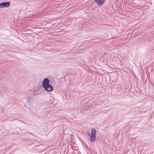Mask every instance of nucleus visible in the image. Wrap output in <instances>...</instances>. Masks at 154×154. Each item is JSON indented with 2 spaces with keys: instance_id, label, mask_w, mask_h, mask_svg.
Listing matches in <instances>:
<instances>
[{
  "instance_id": "7ed1b4c3",
  "label": "nucleus",
  "mask_w": 154,
  "mask_h": 154,
  "mask_svg": "<svg viewBox=\"0 0 154 154\" xmlns=\"http://www.w3.org/2000/svg\"><path fill=\"white\" fill-rule=\"evenodd\" d=\"M10 5V2H6L0 3V8H7Z\"/></svg>"
},
{
  "instance_id": "f257e3e1",
  "label": "nucleus",
  "mask_w": 154,
  "mask_h": 154,
  "mask_svg": "<svg viewBox=\"0 0 154 154\" xmlns=\"http://www.w3.org/2000/svg\"><path fill=\"white\" fill-rule=\"evenodd\" d=\"M49 81L47 78L45 79L42 82V86L48 91H51L53 89L52 86L49 84Z\"/></svg>"
},
{
  "instance_id": "20e7f679",
  "label": "nucleus",
  "mask_w": 154,
  "mask_h": 154,
  "mask_svg": "<svg viewBox=\"0 0 154 154\" xmlns=\"http://www.w3.org/2000/svg\"><path fill=\"white\" fill-rule=\"evenodd\" d=\"M106 0H95V2L100 6L102 5L105 2Z\"/></svg>"
},
{
  "instance_id": "f03ea898",
  "label": "nucleus",
  "mask_w": 154,
  "mask_h": 154,
  "mask_svg": "<svg viewBox=\"0 0 154 154\" xmlns=\"http://www.w3.org/2000/svg\"><path fill=\"white\" fill-rule=\"evenodd\" d=\"M96 133V131L95 129L94 128L92 129L90 139V141L91 142H93L95 141L96 139L95 135Z\"/></svg>"
}]
</instances>
